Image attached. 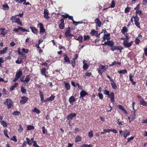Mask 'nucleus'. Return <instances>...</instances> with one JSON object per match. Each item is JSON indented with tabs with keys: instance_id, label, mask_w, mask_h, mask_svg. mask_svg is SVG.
I'll list each match as a JSON object with an SVG mask.
<instances>
[{
	"instance_id": "1a4fd4ad",
	"label": "nucleus",
	"mask_w": 147,
	"mask_h": 147,
	"mask_svg": "<svg viewBox=\"0 0 147 147\" xmlns=\"http://www.w3.org/2000/svg\"><path fill=\"white\" fill-rule=\"evenodd\" d=\"M76 114L75 113H71L67 116V119L69 121H71L72 118L76 116Z\"/></svg>"
},
{
	"instance_id": "4c0bfd02",
	"label": "nucleus",
	"mask_w": 147,
	"mask_h": 147,
	"mask_svg": "<svg viewBox=\"0 0 147 147\" xmlns=\"http://www.w3.org/2000/svg\"><path fill=\"white\" fill-rule=\"evenodd\" d=\"M115 6V1L113 0L112 1L111 5L109 6L108 8H113Z\"/></svg>"
},
{
	"instance_id": "412c9836",
	"label": "nucleus",
	"mask_w": 147,
	"mask_h": 147,
	"mask_svg": "<svg viewBox=\"0 0 147 147\" xmlns=\"http://www.w3.org/2000/svg\"><path fill=\"white\" fill-rule=\"evenodd\" d=\"M26 140L27 141V143L29 145H31L32 143L34 141V139L33 138H32L31 140H30L28 138H26Z\"/></svg>"
},
{
	"instance_id": "680f3d73",
	"label": "nucleus",
	"mask_w": 147,
	"mask_h": 147,
	"mask_svg": "<svg viewBox=\"0 0 147 147\" xmlns=\"http://www.w3.org/2000/svg\"><path fill=\"white\" fill-rule=\"evenodd\" d=\"M22 51L23 52L26 53H28L29 51L28 49H25L24 48H22Z\"/></svg>"
},
{
	"instance_id": "423d86ee",
	"label": "nucleus",
	"mask_w": 147,
	"mask_h": 147,
	"mask_svg": "<svg viewBox=\"0 0 147 147\" xmlns=\"http://www.w3.org/2000/svg\"><path fill=\"white\" fill-rule=\"evenodd\" d=\"M134 18L135 25L139 28H140V23L139 22V18L137 16V15H136L134 17Z\"/></svg>"
},
{
	"instance_id": "774afa93",
	"label": "nucleus",
	"mask_w": 147,
	"mask_h": 147,
	"mask_svg": "<svg viewBox=\"0 0 147 147\" xmlns=\"http://www.w3.org/2000/svg\"><path fill=\"white\" fill-rule=\"evenodd\" d=\"M61 16L64 18H68V17H69V15L68 14H66L65 15H62Z\"/></svg>"
},
{
	"instance_id": "6e6d98bb",
	"label": "nucleus",
	"mask_w": 147,
	"mask_h": 147,
	"mask_svg": "<svg viewBox=\"0 0 147 147\" xmlns=\"http://www.w3.org/2000/svg\"><path fill=\"white\" fill-rule=\"evenodd\" d=\"M130 7H126L125 9V13H127V12H128L130 9Z\"/></svg>"
},
{
	"instance_id": "9d476101",
	"label": "nucleus",
	"mask_w": 147,
	"mask_h": 147,
	"mask_svg": "<svg viewBox=\"0 0 147 147\" xmlns=\"http://www.w3.org/2000/svg\"><path fill=\"white\" fill-rule=\"evenodd\" d=\"M44 17L46 19H48L49 17L48 16L49 12L48 10L47 9H45L44 11Z\"/></svg>"
},
{
	"instance_id": "473e14b6",
	"label": "nucleus",
	"mask_w": 147,
	"mask_h": 147,
	"mask_svg": "<svg viewBox=\"0 0 147 147\" xmlns=\"http://www.w3.org/2000/svg\"><path fill=\"white\" fill-rule=\"evenodd\" d=\"M40 96L41 98V100L42 102H44L43 95L42 92L41 91H40L39 92Z\"/></svg>"
},
{
	"instance_id": "de8ad7c7",
	"label": "nucleus",
	"mask_w": 147,
	"mask_h": 147,
	"mask_svg": "<svg viewBox=\"0 0 147 147\" xmlns=\"http://www.w3.org/2000/svg\"><path fill=\"white\" fill-rule=\"evenodd\" d=\"M130 134V133L129 132H127L126 133H124L123 135L124 137L125 138V139L126 138V137L129 135Z\"/></svg>"
},
{
	"instance_id": "0eeeda50",
	"label": "nucleus",
	"mask_w": 147,
	"mask_h": 147,
	"mask_svg": "<svg viewBox=\"0 0 147 147\" xmlns=\"http://www.w3.org/2000/svg\"><path fill=\"white\" fill-rule=\"evenodd\" d=\"M133 43V41H131L129 42L128 40H125L123 42V45L125 47L129 48L132 45Z\"/></svg>"
},
{
	"instance_id": "052dcab7",
	"label": "nucleus",
	"mask_w": 147,
	"mask_h": 147,
	"mask_svg": "<svg viewBox=\"0 0 147 147\" xmlns=\"http://www.w3.org/2000/svg\"><path fill=\"white\" fill-rule=\"evenodd\" d=\"M7 132L8 131L7 130H5L4 131V133L5 135L7 137L9 138V137L7 135Z\"/></svg>"
},
{
	"instance_id": "6ab92c4d",
	"label": "nucleus",
	"mask_w": 147,
	"mask_h": 147,
	"mask_svg": "<svg viewBox=\"0 0 147 147\" xmlns=\"http://www.w3.org/2000/svg\"><path fill=\"white\" fill-rule=\"evenodd\" d=\"M8 49L7 47L3 49L2 50H0V55L4 54L6 53Z\"/></svg>"
},
{
	"instance_id": "338daca9",
	"label": "nucleus",
	"mask_w": 147,
	"mask_h": 147,
	"mask_svg": "<svg viewBox=\"0 0 147 147\" xmlns=\"http://www.w3.org/2000/svg\"><path fill=\"white\" fill-rule=\"evenodd\" d=\"M46 69L45 68H43L41 70V73L42 75L45 73L46 71Z\"/></svg>"
},
{
	"instance_id": "c756f323",
	"label": "nucleus",
	"mask_w": 147,
	"mask_h": 147,
	"mask_svg": "<svg viewBox=\"0 0 147 147\" xmlns=\"http://www.w3.org/2000/svg\"><path fill=\"white\" fill-rule=\"evenodd\" d=\"M3 9L4 10H7L9 8L8 5L6 3L3 5Z\"/></svg>"
},
{
	"instance_id": "c9c22d12",
	"label": "nucleus",
	"mask_w": 147,
	"mask_h": 147,
	"mask_svg": "<svg viewBox=\"0 0 147 147\" xmlns=\"http://www.w3.org/2000/svg\"><path fill=\"white\" fill-rule=\"evenodd\" d=\"M81 140V137L79 136H77L75 138V141L76 142H78Z\"/></svg>"
},
{
	"instance_id": "2eb2a0df",
	"label": "nucleus",
	"mask_w": 147,
	"mask_h": 147,
	"mask_svg": "<svg viewBox=\"0 0 147 147\" xmlns=\"http://www.w3.org/2000/svg\"><path fill=\"white\" fill-rule=\"evenodd\" d=\"M64 58L65 61L67 64H68L70 63L69 58L67 55H64Z\"/></svg>"
},
{
	"instance_id": "7c9ffc66",
	"label": "nucleus",
	"mask_w": 147,
	"mask_h": 147,
	"mask_svg": "<svg viewBox=\"0 0 147 147\" xmlns=\"http://www.w3.org/2000/svg\"><path fill=\"white\" fill-rule=\"evenodd\" d=\"M116 64H118L119 65H120V63L119 62H117L115 61H114L113 62L112 64H110L109 65L111 67L113 66V65H115Z\"/></svg>"
},
{
	"instance_id": "69168bd1",
	"label": "nucleus",
	"mask_w": 147,
	"mask_h": 147,
	"mask_svg": "<svg viewBox=\"0 0 147 147\" xmlns=\"http://www.w3.org/2000/svg\"><path fill=\"white\" fill-rule=\"evenodd\" d=\"M21 90L22 92L23 93H25L26 92V90L23 87H21Z\"/></svg>"
},
{
	"instance_id": "4468645a",
	"label": "nucleus",
	"mask_w": 147,
	"mask_h": 147,
	"mask_svg": "<svg viewBox=\"0 0 147 147\" xmlns=\"http://www.w3.org/2000/svg\"><path fill=\"white\" fill-rule=\"evenodd\" d=\"M5 29L4 28H0V35L2 36H4L7 33L5 31Z\"/></svg>"
},
{
	"instance_id": "f3484780",
	"label": "nucleus",
	"mask_w": 147,
	"mask_h": 147,
	"mask_svg": "<svg viewBox=\"0 0 147 147\" xmlns=\"http://www.w3.org/2000/svg\"><path fill=\"white\" fill-rule=\"evenodd\" d=\"M95 22L96 24L98 27H100L101 26L102 24L101 22L98 18H97L95 20Z\"/></svg>"
},
{
	"instance_id": "39448f33",
	"label": "nucleus",
	"mask_w": 147,
	"mask_h": 147,
	"mask_svg": "<svg viewBox=\"0 0 147 147\" xmlns=\"http://www.w3.org/2000/svg\"><path fill=\"white\" fill-rule=\"evenodd\" d=\"M38 26H39L40 32L41 35H44L45 32V30L42 24L41 23H39L38 24Z\"/></svg>"
},
{
	"instance_id": "49530a36",
	"label": "nucleus",
	"mask_w": 147,
	"mask_h": 147,
	"mask_svg": "<svg viewBox=\"0 0 147 147\" xmlns=\"http://www.w3.org/2000/svg\"><path fill=\"white\" fill-rule=\"evenodd\" d=\"M84 40H89L90 38V37L88 35H85L84 36Z\"/></svg>"
},
{
	"instance_id": "393cba45",
	"label": "nucleus",
	"mask_w": 147,
	"mask_h": 147,
	"mask_svg": "<svg viewBox=\"0 0 147 147\" xmlns=\"http://www.w3.org/2000/svg\"><path fill=\"white\" fill-rule=\"evenodd\" d=\"M30 29L32 31L34 34H36L37 33V30L35 27H30Z\"/></svg>"
},
{
	"instance_id": "13d9d810",
	"label": "nucleus",
	"mask_w": 147,
	"mask_h": 147,
	"mask_svg": "<svg viewBox=\"0 0 147 147\" xmlns=\"http://www.w3.org/2000/svg\"><path fill=\"white\" fill-rule=\"evenodd\" d=\"M109 91L106 90H104V94L109 95Z\"/></svg>"
},
{
	"instance_id": "72a5a7b5",
	"label": "nucleus",
	"mask_w": 147,
	"mask_h": 147,
	"mask_svg": "<svg viewBox=\"0 0 147 147\" xmlns=\"http://www.w3.org/2000/svg\"><path fill=\"white\" fill-rule=\"evenodd\" d=\"M118 72L120 74H124L127 72V70L126 69H124L119 71Z\"/></svg>"
},
{
	"instance_id": "7ed1b4c3",
	"label": "nucleus",
	"mask_w": 147,
	"mask_h": 147,
	"mask_svg": "<svg viewBox=\"0 0 147 147\" xmlns=\"http://www.w3.org/2000/svg\"><path fill=\"white\" fill-rule=\"evenodd\" d=\"M4 103L5 105H7L8 109H9L13 106V102L10 99L7 98L5 99Z\"/></svg>"
},
{
	"instance_id": "ddd939ff",
	"label": "nucleus",
	"mask_w": 147,
	"mask_h": 147,
	"mask_svg": "<svg viewBox=\"0 0 147 147\" xmlns=\"http://www.w3.org/2000/svg\"><path fill=\"white\" fill-rule=\"evenodd\" d=\"M61 23L59 25V27L61 29H63L64 28V20L63 19H62L60 20Z\"/></svg>"
},
{
	"instance_id": "4d7b16f0",
	"label": "nucleus",
	"mask_w": 147,
	"mask_h": 147,
	"mask_svg": "<svg viewBox=\"0 0 147 147\" xmlns=\"http://www.w3.org/2000/svg\"><path fill=\"white\" fill-rule=\"evenodd\" d=\"M114 45V42L111 41H109V43H108V45L111 46L112 47Z\"/></svg>"
},
{
	"instance_id": "ea45409f",
	"label": "nucleus",
	"mask_w": 147,
	"mask_h": 147,
	"mask_svg": "<svg viewBox=\"0 0 147 147\" xmlns=\"http://www.w3.org/2000/svg\"><path fill=\"white\" fill-rule=\"evenodd\" d=\"M77 40H78L79 42H82L83 36L82 35L78 37L76 39Z\"/></svg>"
},
{
	"instance_id": "aec40b11",
	"label": "nucleus",
	"mask_w": 147,
	"mask_h": 147,
	"mask_svg": "<svg viewBox=\"0 0 147 147\" xmlns=\"http://www.w3.org/2000/svg\"><path fill=\"white\" fill-rule=\"evenodd\" d=\"M83 69L84 70H86L88 67L87 63L86 62V61L84 60L83 61Z\"/></svg>"
},
{
	"instance_id": "2f4dec72",
	"label": "nucleus",
	"mask_w": 147,
	"mask_h": 147,
	"mask_svg": "<svg viewBox=\"0 0 147 147\" xmlns=\"http://www.w3.org/2000/svg\"><path fill=\"white\" fill-rule=\"evenodd\" d=\"M18 85V83H16L14 85L12 86L10 88V90L11 91L13 90L14 88L16 87Z\"/></svg>"
},
{
	"instance_id": "58836bf2",
	"label": "nucleus",
	"mask_w": 147,
	"mask_h": 147,
	"mask_svg": "<svg viewBox=\"0 0 147 147\" xmlns=\"http://www.w3.org/2000/svg\"><path fill=\"white\" fill-rule=\"evenodd\" d=\"M18 129V131L20 133H21L24 130L23 128L22 127V125H20Z\"/></svg>"
},
{
	"instance_id": "dca6fc26",
	"label": "nucleus",
	"mask_w": 147,
	"mask_h": 147,
	"mask_svg": "<svg viewBox=\"0 0 147 147\" xmlns=\"http://www.w3.org/2000/svg\"><path fill=\"white\" fill-rule=\"evenodd\" d=\"M76 99L73 96H71L69 100V102L70 103L71 105H73V103L75 102Z\"/></svg>"
},
{
	"instance_id": "8fccbe9b",
	"label": "nucleus",
	"mask_w": 147,
	"mask_h": 147,
	"mask_svg": "<svg viewBox=\"0 0 147 147\" xmlns=\"http://www.w3.org/2000/svg\"><path fill=\"white\" fill-rule=\"evenodd\" d=\"M11 140L15 142H16L17 141V140L16 139V137L15 136H13L11 138Z\"/></svg>"
},
{
	"instance_id": "a18cd8bd",
	"label": "nucleus",
	"mask_w": 147,
	"mask_h": 147,
	"mask_svg": "<svg viewBox=\"0 0 147 147\" xmlns=\"http://www.w3.org/2000/svg\"><path fill=\"white\" fill-rule=\"evenodd\" d=\"M42 131L43 134H47V130L45 129V127L43 126L42 127Z\"/></svg>"
},
{
	"instance_id": "09e8293b",
	"label": "nucleus",
	"mask_w": 147,
	"mask_h": 147,
	"mask_svg": "<svg viewBox=\"0 0 147 147\" xmlns=\"http://www.w3.org/2000/svg\"><path fill=\"white\" fill-rule=\"evenodd\" d=\"M22 60L20 58H19L18 59L17 61H16V63L17 64H20L22 63Z\"/></svg>"
},
{
	"instance_id": "bb28decb",
	"label": "nucleus",
	"mask_w": 147,
	"mask_h": 147,
	"mask_svg": "<svg viewBox=\"0 0 147 147\" xmlns=\"http://www.w3.org/2000/svg\"><path fill=\"white\" fill-rule=\"evenodd\" d=\"M140 104L144 106H146L147 105V103L144 100H140Z\"/></svg>"
},
{
	"instance_id": "bf43d9fd",
	"label": "nucleus",
	"mask_w": 147,
	"mask_h": 147,
	"mask_svg": "<svg viewBox=\"0 0 147 147\" xmlns=\"http://www.w3.org/2000/svg\"><path fill=\"white\" fill-rule=\"evenodd\" d=\"M92 145L90 144L88 145L87 144H84L81 147H92Z\"/></svg>"
},
{
	"instance_id": "9b49d317",
	"label": "nucleus",
	"mask_w": 147,
	"mask_h": 147,
	"mask_svg": "<svg viewBox=\"0 0 147 147\" xmlns=\"http://www.w3.org/2000/svg\"><path fill=\"white\" fill-rule=\"evenodd\" d=\"M90 34L92 36H95L96 37H98L100 35V34H98L97 32L94 30H91Z\"/></svg>"
},
{
	"instance_id": "603ef678",
	"label": "nucleus",
	"mask_w": 147,
	"mask_h": 147,
	"mask_svg": "<svg viewBox=\"0 0 147 147\" xmlns=\"http://www.w3.org/2000/svg\"><path fill=\"white\" fill-rule=\"evenodd\" d=\"M136 14H139L140 15L142 14V11L140 10H137L136 11Z\"/></svg>"
},
{
	"instance_id": "f8f14e48",
	"label": "nucleus",
	"mask_w": 147,
	"mask_h": 147,
	"mask_svg": "<svg viewBox=\"0 0 147 147\" xmlns=\"http://www.w3.org/2000/svg\"><path fill=\"white\" fill-rule=\"evenodd\" d=\"M22 100H20V102L21 104H24L28 100V98L25 97H21Z\"/></svg>"
},
{
	"instance_id": "a19ab883",
	"label": "nucleus",
	"mask_w": 147,
	"mask_h": 147,
	"mask_svg": "<svg viewBox=\"0 0 147 147\" xmlns=\"http://www.w3.org/2000/svg\"><path fill=\"white\" fill-rule=\"evenodd\" d=\"M32 112H35L38 114L40 113V111L36 108H34V109L32 110Z\"/></svg>"
},
{
	"instance_id": "864d4df0",
	"label": "nucleus",
	"mask_w": 147,
	"mask_h": 147,
	"mask_svg": "<svg viewBox=\"0 0 147 147\" xmlns=\"http://www.w3.org/2000/svg\"><path fill=\"white\" fill-rule=\"evenodd\" d=\"M18 3H21L25 1V0H14Z\"/></svg>"
},
{
	"instance_id": "3c124183",
	"label": "nucleus",
	"mask_w": 147,
	"mask_h": 147,
	"mask_svg": "<svg viewBox=\"0 0 147 147\" xmlns=\"http://www.w3.org/2000/svg\"><path fill=\"white\" fill-rule=\"evenodd\" d=\"M18 52L19 55L22 56H24L25 54H23L22 52L20 51V48H19L18 51Z\"/></svg>"
},
{
	"instance_id": "f704fd0d",
	"label": "nucleus",
	"mask_w": 147,
	"mask_h": 147,
	"mask_svg": "<svg viewBox=\"0 0 147 147\" xmlns=\"http://www.w3.org/2000/svg\"><path fill=\"white\" fill-rule=\"evenodd\" d=\"M27 130H30L32 129H34V126H32L31 125H28L27 127Z\"/></svg>"
},
{
	"instance_id": "f257e3e1",
	"label": "nucleus",
	"mask_w": 147,
	"mask_h": 147,
	"mask_svg": "<svg viewBox=\"0 0 147 147\" xmlns=\"http://www.w3.org/2000/svg\"><path fill=\"white\" fill-rule=\"evenodd\" d=\"M108 67V66L107 65H100L99 67L98 72L100 74H102L103 72L106 71Z\"/></svg>"
},
{
	"instance_id": "5fc2aeb1",
	"label": "nucleus",
	"mask_w": 147,
	"mask_h": 147,
	"mask_svg": "<svg viewBox=\"0 0 147 147\" xmlns=\"http://www.w3.org/2000/svg\"><path fill=\"white\" fill-rule=\"evenodd\" d=\"M15 115H19L21 114L18 111H16L13 112V114Z\"/></svg>"
},
{
	"instance_id": "f03ea898",
	"label": "nucleus",
	"mask_w": 147,
	"mask_h": 147,
	"mask_svg": "<svg viewBox=\"0 0 147 147\" xmlns=\"http://www.w3.org/2000/svg\"><path fill=\"white\" fill-rule=\"evenodd\" d=\"M16 16H13L11 17L10 20L13 21V22L17 23L21 26H22V22L20 21V19L18 18H16Z\"/></svg>"
},
{
	"instance_id": "c85d7f7f",
	"label": "nucleus",
	"mask_w": 147,
	"mask_h": 147,
	"mask_svg": "<svg viewBox=\"0 0 147 147\" xmlns=\"http://www.w3.org/2000/svg\"><path fill=\"white\" fill-rule=\"evenodd\" d=\"M65 87L67 90H69L70 89V85L69 83H65Z\"/></svg>"
},
{
	"instance_id": "5701e85b",
	"label": "nucleus",
	"mask_w": 147,
	"mask_h": 147,
	"mask_svg": "<svg viewBox=\"0 0 147 147\" xmlns=\"http://www.w3.org/2000/svg\"><path fill=\"white\" fill-rule=\"evenodd\" d=\"M80 97H83L88 94V93L84 90L82 91L80 93Z\"/></svg>"
},
{
	"instance_id": "c03bdc74",
	"label": "nucleus",
	"mask_w": 147,
	"mask_h": 147,
	"mask_svg": "<svg viewBox=\"0 0 147 147\" xmlns=\"http://www.w3.org/2000/svg\"><path fill=\"white\" fill-rule=\"evenodd\" d=\"M93 131L90 130L89 131L88 134V136L90 138H92L93 136V134L92 133Z\"/></svg>"
},
{
	"instance_id": "a211bd4d",
	"label": "nucleus",
	"mask_w": 147,
	"mask_h": 147,
	"mask_svg": "<svg viewBox=\"0 0 147 147\" xmlns=\"http://www.w3.org/2000/svg\"><path fill=\"white\" fill-rule=\"evenodd\" d=\"M142 37V36L140 34H138V36L136 38L135 40V43L137 44H139L140 42V39H141Z\"/></svg>"
},
{
	"instance_id": "b1692460",
	"label": "nucleus",
	"mask_w": 147,
	"mask_h": 147,
	"mask_svg": "<svg viewBox=\"0 0 147 147\" xmlns=\"http://www.w3.org/2000/svg\"><path fill=\"white\" fill-rule=\"evenodd\" d=\"M22 71H19L17 72L16 76L19 78L22 76Z\"/></svg>"
},
{
	"instance_id": "e433bc0d",
	"label": "nucleus",
	"mask_w": 147,
	"mask_h": 147,
	"mask_svg": "<svg viewBox=\"0 0 147 147\" xmlns=\"http://www.w3.org/2000/svg\"><path fill=\"white\" fill-rule=\"evenodd\" d=\"M127 29L125 27H123L121 30V32L123 34H125L127 31Z\"/></svg>"
},
{
	"instance_id": "0e129e2a",
	"label": "nucleus",
	"mask_w": 147,
	"mask_h": 147,
	"mask_svg": "<svg viewBox=\"0 0 147 147\" xmlns=\"http://www.w3.org/2000/svg\"><path fill=\"white\" fill-rule=\"evenodd\" d=\"M71 62L72 63V66L73 67H75V61L74 60H73L71 61Z\"/></svg>"
},
{
	"instance_id": "20e7f679",
	"label": "nucleus",
	"mask_w": 147,
	"mask_h": 147,
	"mask_svg": "<svg viewBox=\"0 0 147 147\" xmlns=\"http://www.w3.org/2000/svg\"><path fill=\"white\" fill-rule=\"evenodd\" d=\"M65 35L68 39H70L73 36V35L71 34V30H70V27H69L66 30V31L65 33Z\"/></svg>"
},
{
	"instance_id": "37998d69",
	"label": "nucleus",
	"mask_w": 147,
	"mask_h": 147,
	"mask_svg": "<svg viewBox=\"0 0 147 147\" xmlns=\"http://www.w3.org/2000/svg\"><path fill=\"white\" fill-rule=\"evenodd\" d=\"M1 125L4 127H6L7 126V124L6 122L3 121H1Z\"/></svg>"
},
{
	"instance_id": "a878e982",
	"label": "nucleus",
	"mask_w": 147,
	"mask_h": 147,
	"mask_svg": "<svg viewBox=\"0 0 147 147\" xmlns=\"http://www.w3.org/2000/svg\"><path fill=\"white\" fill-rule=\"evenodd\" d=\"M116 50H120V52H121V49L117 46H114L111 48V50L113 51Z\"/></svg>"
},
{
	"instance_id": "79ce46f5",
	"label": "nucleus",
	"mask_w": 147,
	"mask_h": 147,
	"mask_svg": "<svg viewBox=\"0 0 147 147\" xmlns=\"http://www.w3.org/2000/svg\"><path fill=\"white\" fill-rule=\"evenodd\" d=\"M30 80V77L29 75H27L24 80V82H28Z\"/></svg>"
},
{
	"instance_id": "6e6552de",
	"label": "nucleus",
	"mask_w": 147,
	"mask_h": 147,
	"mask_svg": "<svg viewBox=\"0 0 147 147\" xmlns=\"http://www.w3.org/2000/svg\"><path fill=\"white\" fill-rule=\"evenodd\" d=\"M109 98L111 99V103H113L114 102V94L113 92H111L108 95Z\"/></svg>"
},
{
	"instance_id": "4be33fe9",
	"label": "nucleus",
	"mask_w": 147,
	"mask_h": 147,
	"mask_svg": "<svg viewBox=\"0 0 147 147\" xmlns=\"http://www.w3.org/2000/svg\"><path fill=\"white\" fill-rule=\"evenodd\" d=\"M103 38H106L107 41L110 40L111 38L110 34H105L103 37Z\"/></svg>"
},
{
	"instance_id": "cd10ccee",
	"label": "nucleus",
	"mask_w": 147,
	"mask_h": 147,
	"mask_svg": "<svg viewBox=\"0 0 147 147\" xmlns=\"http://www.w3.org/2000/svg\"><path fill=\"white\" fill-rule=\"evenodd\" d=\"M111 84L112 88L113 89H115L117 88V86L115 84V83L113 81H112L111 82Z\"/></svg>"
},
{
	"instance_id": "e2e57ef3",
	"label": "nucleus",
	"mask_w": 147,
	"mask_h": 147,
	"mask_svg": "<svg viewBox=\"0 0 147 147\" xmlns=\"http://www.w3.org/2000/svg\"><path fill=\"white\" fill-rule=\"evenodd\" d=\"M98 96L100 99H103V96L102 94L99 93L98 94Z\"/></svg>"
}]
</instances>
